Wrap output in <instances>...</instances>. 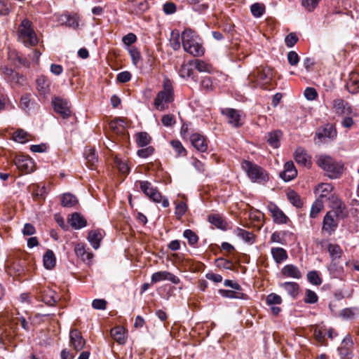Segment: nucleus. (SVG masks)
<instances>
[{
  "instance_id": "obj_1",
  "label": "nucleus",
  "mask_w": 359,
  "mask_h": 359,
  "mask_svg": "<svg viewBox=\"0 0 359 359\" xmlns=\"http://www.w3.org/2000/svg\"><path fill=\"white\" fill-rule=\"evenodd\" d=\"M182 44L185 52L194 57L202 56L205 49L201 39L196 32L191 29H185L181 35Z\"/></svg>"
},
{
  "instance_id": "obj_2",
  "label": "nucleus",
  "mask_w": 359,
  "mask_h": 359,
  "mask_svg": "<svg viewBox=\"0 0 359 359\" xmlns=\"http://www.w3.org/2000/svg\"><path fill=\"white\" fill-rule=\"evenodd\" d=\"M163 90L156 95L154 104L157 110L161 111L168 108V104L174 100V92L171 81L165 78L163 80Z\"/></svg>"
},
{
  "instance_id": "obj_3",
  "label": "nucleus",
  "mask_w": 359,
  "mask_h": 359,
  "mask_svg": "<svg viewBox=\"0 0 359 359\" xmlns=\"http://www.w3.org/2000/svg\"><path fill=\"white\" fill-rule=\"evenodd\" d=\"M18 40L25 46H34L38 43V38L32 27L31 21L24 19L18 28Z\"/></svg>"
},
{
  "instance_id": "obj_4",
  "label": "nucleus",
  "mask_w": 359,
  "mask_h": 359,
  "mask_svg": "<svg viewBox=\"0 0 359 359\" xmlns=\"http://www.w3.org/2000/svg\"><path fill=\"white\" fill-rule=\"evenodd\" d=\"M317 164L325 171L327 175L332 179L338 178L343 170V166L341 163L326 155L320 156L317 160Z\"/></svg>"
},
{
  "instance_id": "obj_5",
  "label": "nucleus",
  "mask_w": 359,
  "mask_h": 359,
  "mask_svg": "<svg viewBox=\"0 0 359 359\" xmlns=\"http://www.w3.org/2000/svg\"><path fill=\"white\" fill-rule=\"evenodd\" d=\"M241 167L253 182L264 183L269 180L266 171L252 162L244 160L241 163Z\"/></svg>"
},
{
  "instance_id": "obj_6",
  "label": "nucleus",
  "mask_w": 359,
  "mask_h": 359,
  "mask_svg": "<svg viewBox=\"0 0 359 359\" xmlns=\"http://www.w3.org/2000/svg\"><path fill=\"white\" fill-rule=\"evenodd\" d=\"M249 80L255 83L253 86H263L272 79V69L269 67H259L249 75Z\"/></svg>"
},
{
  "instance_id": "obj_7",
  "label": "nucleus",
  "mask_w": 359,
  "mask_h": 359,
  "mask_svg": "<svg viewBox=\"0 0 359 359\" xmlns=\"http://www.w3.org/2000/svg\"><path fill=\"white\" fill-rule=\"evenodd\" d=\"M140 187L142 192L148 196L151 200L156 203H160L162 201V205L167 208L169 205V201L167 198L162 200V196L158 189L154 187L148 181H142L140 182Z\"/></svg>"
},
{
  "instance_id": "obj_8",
  "label": "nucleus",
  "mask_w": 359,
  "mask_h": 359,
  "mask_svg": "<svg viewBox=\"0 0 359 359\" xmlns=\"http://www.w3.org/2000/svg\"><path fill=\"white\" fill-rule=\"evenodd\" d=\"M332 109L339 116H350L353 112L350 104L341 98H337L332 101Z\"/></svg>"
},
{
  "instance_id": "obj_9",
  "label": "nucleus",
  "mask_w": 359,
  "mask_h": 359,
  "mask_svg": "<svg viewBox=\"0 0 359 359\" xmlns=\"http://www.w3.org/2000/svg\"><path fill=\"white\" fill-rule=\"evenodd\" d=\"M54 110L62 116V118H67L71 116V110L69 102L59 97H55L53 101Z\"/></svg>"
},
{
  "instance_id": "obj_10",
  "label": "nucleus",
  "mask_w": 359,
  "mask_h": 359,
  "mask_svg": "<svg viewBox=\"0 0 359 359\" xmlns=\"http://www.w3.org/2000/svg\"><path fill=\"white\" fill-rule=\"evenodd\" d=\"M50 81L48 78L44 75L38 76L36 79V90L40 96L47 97L50 94Z\"/></svg>"
},
{
  "instance_id": "obj_11",
  "label": "nucleus",
  "mask_w": 359,
  "mask_h": 359,
  "mask_svg": "<svg viewBox=\"0 0 359 359\" xmlns=\"http://www.w3.org/2000/svg\"><path fill=\"white\" fill-rule=\"evenodd\" d=\"M336 136V129L330 124H327L324 127L319 128L316 133V137L318 139V143L324 142L327 138L333 139Z\"/></svg>"
},
{
  "instance_id": "obj_12",
  "label": "nucleus",
  "mask_w": 359,
  "mask_h": 359,
  "mask_svg": "<svg viewBox=\"0 0 359 359\" xmlns=\"http://www.w3.org/2000/svg\"><path fill=\"white\" fill-rule=\"evenodd\" d=\"M70 346L76 351L83 349L86 344V340L83 338L80 331L76 329L72 330L69 333Z\"/></svg>"
},
{
  "instance_id": "obj_13",
  "label": "nucleus",
  "mask_w": 359,
  "mask_h": 359,
  "mask_svg": "<svg viewBox=\"0 0 359 359\" xmlns=\"http://www.w3.org/2000/svg\"><path fill=\"white\" fill-rule=\"evenodd\" d=\"M267 209L271 213L273 220L276 224H286L288 220V217L285 213L273 203H270Z\"/></svg>"
},
{
  "instance_id": "obj_14",
  "label": "nucleus",
  "mask_w": 359,
  "mask_h": 359,
  "mask_svg": "<svg viewBox=\"0 0 359 359\" xmlns=\"http://www.w3.org/2000/svg\"><path fill=\"white\" fill-rule=\"evenodd\" d=\"M170 280L174 284H178L180 282V278L168 271H158L152 274L151 281L152 284L161 280Z\"/></svg>"
},
{
  "instance_id": "obj_15",
  "label": "nucleus",
  "mask_w": 359,
  "mask_h": 359,
  "mask_svg": "<svg viewBox=\"0 0 359 359\" xmlns=\"http://www.w3.org/2000/svg\"><path fill=\"white\" fill-rule=\"evenodd\" d=\"M334 217L336 216L332 212H328L323 218L322 230L330 235L335 231L338 225Z\"/></svg>"
},
{
  "instance_id": "obj_16",
  "label": "nucleus",
  "mask_w": 359,
  "mask_h": 359,
  "mask_svg": "<svg viewBox=\"0 0 359 359\" xmlns=\"http://www.w3.org/2000/svg\"><path fill=\"white\" fill-rule=\"evenodd\" d=\"M41 301L48 306H53L59 299L56 292L48 287H43L40 291Z\"/></svg>"
},
{
  "instance_id": "obj_17",
  "label": "nucleus",
  "mask_w": 359,
  "mask_h": 359,
  "mask_svg": "<svg viewBox=\"0 0 359 359\" xmlns=\"http://www.w3.org/2000/svg\"><path fill=\"white\" fill-rule=\"evenodd\" d=\"M327 250L332 259V263L329 266V270L333 272L336 268V263L334 262L341 257L343 251L339 245L333 243L328 245Z\"/></svg>"
},
{
  "instance_id": "obj_18",
  "label": "nucleus",
  "mask_w": 359,
  "mask_h": 359,
  "mask_svg": "<svg viewBox=\"0 0 359 359\" xmlns=\"http://www.w3.org/2000/svg\"><path fill=\"white\" fill-rule=\"evenodd\" d=\"M15 164L22 172L29 173L33 171V161L27 156H17L15 159Z\"/></svg>"
},
{
  "instance_id": "obj_19",
  "label": "nucleus",
  "mask_w": 359,
  "mask_h": 359,
  "mask_svg": "<svg viewBox=\"0 0 359 359\" xmlns=\"http://www.w3.org/2000/svg\"><path fill=\"white\" fill-rule=\"evenodd\" d=\"M297 175V170L292 161H287L284 165L283 172L280 173V177L285 181L289 182L294 179Z\"/></svg>"
},
{
  "instance_id": "obj_20",
  "label": "nucleus",
  "mask_w": 359,
  "mask_h": 359,
  "mask_svg": "<svg viewBox=\"0 0 359 359\" xmlns=\"http://www.w3.org/2000/svg\"><path fill=\"white\" fill-rule=\"evenodd\" d=\"M190 141L191 144L201 152H205L208 149L205 137L199 133L192 134L190 137Z\"/></svg>"
},
{
  "instance_id": "obj_21",
  "label": "nucleus",
  "mask_w": 359,
  "mask_h": 359,
  "mask_svg": "<svg viewBox=\"0 0 359 359\" xmlns=\"http://www.w3.org/2000/svg\"><path fill=\"white\" fill-rule=\"evenodd\" d=\"M332 213L337 217L344 218L347 216L348 211L345 204L338 198H333L332 201Z\"/></svg>"
},
{
  "instance_id": "obj_22",
  "label": "nucleus",
  "mask_w": 359,
  "mask_h": 359,
  "mask_svg": "<svg viewBox=\"0 0 359 359\" xmlns=\"http://www.w3.org/2000/svg\"><path fill=\"white\" fill-rule=\"evenodd\" d=\"M126 330L122 326H116L111 330L110 335L119 344L126 342Z\"/></svg>"
},
{
  "instance_id": "obj_23",
  "label": "nucleus",
  "mask_w": 359,
  "mask_h": 359,
  "mask_svg": "<svg viewBox=\"0 0 359 359\" xmlns=\"http://www.w3.org/2000/svg\"><path fill=\"white\" fill-rule=\"evenodd\" d=\"M222 114L225 115L229 124L234 127L241 125V116L238 111L233 109H225L222 110Z\"/></svg>"
},
{
  "instance_id": "obj_24",
  "label": "nucleus",
  "mask_w": 359,
  "mask_h": 359,
  "mask_svg": "<svg viewBox=\"0 0 359 359\" xmlns=\"http://www.w3.org/2000/svg\"><path fill=\"white\" fill-rule=\"evenodd\" d=\"M74 252L78 257L83 262L91 261L93 255L89 250L86 249V245L83 243H77L74 247Z\"/></svg>"
},
{
  "instance_id": "obj_25",
  "label": "nucleus",
  "mask_w": 359,
  "mask_h": 359,
  "mask_svg": "<svg viewBox=\"0 0 359 359\" xmlns=\"http://www.w3.org/2000/svg\"><path fill=\"white\" fill-rule=\"evenodd\" d=\"M294 159L298 164L305 167H309L311 164V157L302 148L297 149L294 153Z\"/></svg>"
},
{
  "instance_id": "obj_26",
  "label": "nucleus",
  "mask_w": 359,
  "mask_h": 359,
  "mask_svg": "<svg viewBox=\"0 0 359 359\" xmlns=\"http://www.w3.org/2000/svg\"><path fill=\"white\" fill-rule=\"evenodd\" d=\"M281 273L286 278L299 279L302 278V273L297 266L293 264H287L281 269Z\"/></svg>"
},
{
  "instance_id": "obj_27",
  "label": "nucleus",
  "mask_w": 359,
  "mask_h": 359,
  "mask_svg": "<svg viewBox=\"0 0 359 359\" xmlns=\"http://www.w3.org/2000/svg\"><path fill=\"white\" fill-rule=\"evenodd\" d=\"M347 90L352 94L359 93V74L352 72L346 84Z\"/></svg>"
},
{
  "instance_id": "obj_28",
  "label": "nucleus",
  "mask_w": 359,
  "mask_h": 359,
  "mask_svg": "<svg viewBox=\"0 0 359 359\" xmlns=\"http://www.w3.org/2000/svg\"><path fill=\"white\" fill-rule=\"evenodd\" d=\"M68 221L70 225L75 229L83 228L87 224L85 218L78 212L73 213Z\"/></svg>"
},
{
  "instance_id": "obj_29",
  "label": "nucleus",
  "mask_w": 359,
  "mask_h": 359,
  "mask_svg": "<svg viewBox=\"0 0 359 359\" xmlns=\"http://www.w3.org/2000/svg\"><path fill=\"white\" fill-rule=\"evenodd\" d=\"M271 253L274 261L277 264L282 263L287 259V251L283 248H272Z\"/></svg>"
},
{
  "instance_id": "obj_30",
  "label": "nucleus",
  "mask_w": 359,
  "mask_h": 359,
  "mask_svg": "<svg viewBox=\"0 0 359 359\" xmlns=\"http://www.w3.org/2000/svg\"><path fill=\"white\" fill-rule=\"evenodd\" d=\"M102 238V234L99 230H93L88 233V240L92 247L95 250L99 248Z\"/></svg>"
},
{
  "instance_id": "obj_31",
  "label": "nucleus",
  "mask_w": 359,
  "mask_h": 359,
  "mask_svg": "<svg viewBox=\"0 0 359 359\" xmlns=\"http://www.w3.org/2000/svg\"><path fill=\"white\" fill-rule=\"evenodd\" d=\"M55 257L51 250H48L43 255V266L47 269H53L55 265Z\"/></svg>"
},
{
  "instance_id": "obj_32",
  "label": "nucleus",
  "mask_w": 359,
  "mask_h": 359,
  "mask_svg": "<svg viewBox=\"0 0 359 359\" xmlns=\"http://www.w3.org/2000/svg\"><path fill=\"white\" fill-rule=\"evenodd\" d=\"M289 295L295 297L299 293V285L294 282H285L280 285Z\"/></svg>"
},
{
  "instance_id": "obj_33",
  "label": "nucleus",
  "mask_w": 359,
  "mask_h": 359,
  "mask_svg": "<svg viewBox=\"0 0 359 359\" xmlns=\"http://www.w3.org/2000/svg\"><path fill=\"white\" fill-rule=\"evenodd\" d=\"M332 189L333 187L332 184L328 183H322L317 187L316 191L319 194L318 198L322 199L323 198L327 197Z\"/></svg>"
},
{
  "instance_id": "obj_34",
  "label": "nucleus",
  "mask_w": 359,
  "mask_h": 359,
  "mask_svg": "<svg viewBox=\"0 0 359 359\" xmlns=\"http://www.w3.org/2000/svg\"><path fill=\"white\" fill-rule=\"evenodd\" d=\"M287 200L296 208H300L303 205V202L297 193L294 190H290L287 193Z\"/></svg>"
},
{
  "instance_id": "obj_35",
  "label": "nucleus",
  "mask_w": 359,
  "mask_h": 359,
  "mask_svg": "<svg viewBox=\"0 0 359 359\" xmlns=\"http://www.w3.org/2000/svg\"><path fill=\"white\" fill-rule=\"evenodd\" d=\"M60 20L67 26L76 29L79 26V18L76 15H62Z\"/></svg>"
},
{
  "instance_id": "obj_36",
  "label": "nucleus",
  "mask_w": 359,
  "mask_h": 359,
  "mask_svg": "<svg viewBox=\"0 0 359 359\" xmlns=\"http://www.w3.org/2000/svg\"><path fill=\"white\" fill-rule=\"evenodd\" d=\"M85 154L88 166L90 169H94V166L97 162V157L95 155V149L93 148H87L85 151Z\"/></svg>"
},
{
  "instance_id": "obj_37",
  "label": "nucleus",
  "mask_w": 359,
  "mask_h": 359,
  "mask_svg": "<svg viewBox=\"0 0 359 359\" xmlns=\"http://www.w3.org/2000/svg\"><path fill=\"white\" fill-rule=\"evenodd\" d=\"M78 203L76 198L71 194H65L61 198V204L64 207L72 208Z\"/></svg>"
},
{
  "instance_id": "obj_38",
  "label": "nucleus",
  "mask_w": 359,
  "mask_h": 359,
  "mask_svg": "<svg viewBox=\"0 0 359 359\" xmlns=\"http://www.w3.org/2000/svg\"><path fill=\"white\" fill-rule=\"evenodd\" d=\"M210 223L215 226L217 228L224 230L226 229V222L219 215H211L208 217Z\"/></svg>"
},
{
  "instance_id": "obj_39",
  "label": "nucleus",
  "mask_w": 359,
  "mask_h": 359,
  "mask_svg": "<svg viewBox=\"0 0 359 359\" xmlns=\"http://www.w3.org/2000/svg\"><path fill=\"white\" fill-rule=\"evenodd\" d=\"M236 233L239 238L247 243H253L255 241V236L252 232L238 228L236 230Z\"/></svg>"
},
{
  "instance_id": "obj_40",
  "label": "nucleus",
  "mask_w": 359,
  "mask_h": 359,
  "mask_svg": "<svg viewBox=\"0 0 359 359\" xmlns=\"http://www.w3.org/2000/svg\"><path fill=\"white\" fill-rule=\"evenodd\" d=\"M30 135L24 130L18 129L13 134L14 141L19 143H25L29 140Z\"/></svg>"
},
{
  "instance_id": "obj_41",
  "label": "nucleus",
  "mask_w": 359,
  "mask_h": 359,
  "mask_svg": "<svg viewBox=\"0 0 359 359\" xmlns=\"http://www.w3.org/2000/svg\"><path fill=\"white\" fill-rule=\"evenodd\" d=\"M323 208L324 205L323 200L320 198L316 199L311 206L310 217L312 218L316 217L320 211L323 209Z\"/></svg>"
},
{
  "instance_id": "obj_42",
  "label": "nucleus",
  "mask_w": 359,
  "mask_h": 359,
  "mask_svg": "<svg viewBox=\"0 0 359 359\" xmlns=\"http://www.w3.org/2000/svg\"><path fill=\"white\" fill-rule=\"evenodd\" d=\"M115 166L118 168L120 172L123 175H128L130 171V168L126 160L121 159L118 157L114 158Z\"/></svg>"
},
{
  "instance_id": "obj_43",
  "label": "nucleus",
  "mask_w": 359,
  "mask_h": 359,
  "mask_svg": "<svg viewBox=\"0 0 359 359\" xmlns=\"http://www.w3.org/2000/svg\"><path fill=\"white\" fill-rule=\"evenodd\" d=\"M151 142V137L145 132H141L136 135V142L139 147H144Z\"/></svg>"
},
{
  "instance_id": "obj_44",
  "label": "nucleus",
  "mask_w": 359,
  "mask_h": 359,
  "mask_svg": "<svg viewBox=\"0 0 359 359\" xmlns=\"http://www.w3.org/2000/svg\"><path fill=\"white\" fill-rule=\"evenodd\" d=\"M282 133L280 131H274L269 133L268 135V142L273 148L279 147V139Z\"/></svg>"
},
{
  "instance_id": "obj_45",
  "label": "nucleus",
  "mask_w": 359,
  "mask_h": 359,
  "mask_svg": "<svg viewBox=\"0 0 359 359\" xmlns=\"http://www.w3.org/2000/svg\"><path fill=\"white\" fill-rule=\"evenodd\" d=\"M194 66L200 72H210L212 69L210 64L200 60H194Z\"/></svg>"
},
{
  "instance_id": "obj_46",
  "label": "nucleus",
  "mask_w": 359,
  "mask_h": 359,
  "mask_svg": "<svg viewBox=\"0 0 359 359\" xmlns=\"http://www.w3.org/2000/svg\"><path fill=\"white\" fill-rule=\"evenodd\" d=\"M29 189L34 198H43L46 194V189L43 185L40 187L39 185L33 184Z\"/></svg>"
},
{
  "instance_id": "obj_47",
  "label": "nucleus",
  "mask_w": 359,
  "mask_h": 359,
  "mask_svg": "<svg viewBox=\"0 0 359 359\" xmlns=\"http://www.w3.org/2000/svg\"><path fill=\"white\" fill-rule=\"evenodd\" d=\"M170 44L173 50H177L180 48L181 43L178 32L172 31L170 39Z\"/></svg>"
},
{
  "instance_id": "obj_48",
  "label": "nucleus",
  "mask_w": 359,
  "mask_h": 359,
  "mask_svg": "<svg viewBox=\"0 0 359 359\" xmlns=\"http://www.w3.org/2000/svg\"><path fill=\"white\" fill-rule=\"evenodd\" d=\"M250 11L254 17L259 18L264 14L265 11V7L262 4L255 3L251 6Z\"/></svg>"
},
{
  "instance_id": "obj_49",
  "label": "nucleus",
  "mask_w": 359,
  "mask_h": 359,
  "mask_svg": "<svg viewBox=\"0 0 359 359\" xmlns=\"http://www.w3.org/2000/svg\"><path fill=\"white\" fill-rule=\"evenodd\" d=\"M219 293L223 297L226 298L230 299H239L241 298L243 295L241 292L229 290H219Z\"/></svg>"
},
{
  "instance_id": "obj_50",
  "label": "nucleus",
  "mask_w": 359,
  "mask_h": 359,
  "mask_svg": "<svg viewBox=\"0 0 359 359\" xmlns=\"http://www.w3.org/2000/svg\"><path fill=\"white\" fill-rule=\"evenodd\" d=\"M128 51L131 57L133 64L137 65L141 58L140 51L135 46L128 48Z\"/></svg>"
},
{
  "instance_id": "obj_51",
  "label": "nucleus",
  "mask_w": 359,
  "mask_h": 359,
  "mask_svg": "<svg viewBox=\"0 0 359 359\" xmlns=\"http://www.w3.org/2000/svg\"><path fill=\"white\" fill-rule=\"evenodd\" d=\"M266 302L269 306L279 305L282 303V298L277 294L271 293L266 297Z\"/></svg>"
},
{
  "instance_id": "obj_52",
  "label": "nucleus",
  "mask_w": 359,
  "mask_h": 359,
  "mask_svg": "<svg viewBox=\"0 0 359 359\" xmlns=\"http://www.w3.org/2000/svg\"><path fill=\"white\" fill-rule=\"evenodd\" d=\"M171 146L175 149L178 156H185L187 151L179 140H172L170 142Z\"/></svg>"
},
{
  "instance_id": "obj_53",
  "label": "nucleus",
  "mask_w": 359,
  "mask_h": 359,
  "mask_svg": "<svg viewBox=\"0 0 359 359\" xmlns=\"http://www.w3.org/2000/svg\"><path fill=\"white\" fill-rule=\"evenodd\" d=\"M307 278L311 283L315 285H320L322 283V280L317 271H312L308 273Z\"/></svg>"
},
{
  "instance_id": "obj_54",
  "label": "nucleus",
  "mask_w": 359,
  "mask_h": 359,
  "mask_svg": "<svg viewBox=\"0 0 359 359\" xmlns=\"http://www.w3.org/2000/svg\"><path fill=\"white\" fill-rule=\"evenodd\" d=\"M183 235L186 238H187L188 242L190 245H194L198 241L197 235L191 229L185 230L184 231Z\"/></svg>"
},
{
  "instance_id": "obj_55",
  "label": "nucleus",
  "mask_w": 359,
  "mask_h": 359,
  "mask_svg": "<svg viewBox=\"0 0 359 359\" xmlns=\"http://www.w3.org/2000/svg\"><path fill=\"white\" fill-rule=\"evenodd\" d=\"M187 205L185 203L181 201L178 203L175 207V215L177 219H180L186 212Z\"/></svg>"
},
{
  "instance_id": "obj_56",
  "label": "nucleus",
  "mask_w": 359,
  "mask_h": 359,
  "mask_svg": "<svg viewBox=\"0 0 359 359\" xmlns=\"http://www.w3.org/2000/svg\"><path fill=\"white\" fill-rule=\"evenodd\" d=\"M137 41V36L133 33H128L122 38V41L126 46L132 47L131 45L135 43Z\"/></svg>"
},
{
  "instance_id": "obj_57",
  "label": "nucleus",
  "mask_w": 359,
  "mask_h": 359,
  "mask_svg": "<svg viewBox=\"0 0 359 359\" xmlns=\"http://www.w3.org/2000/svg\"><path fill=\"white\" fill-rule=\"evenodd\" d=\"M288 63L291 66H297L299 62V57L298 54L293 50L290 51L287 55Z\"/></svg>"
},
{
  "instance_id": "obj_58",
  "label": "nucleus",
  "mask_w": 359,
  "mask_h": 359,
  "mask_svg": "<svg viewBox=\"0 0 359 359\" xmlns=\"http://www.w3.org/2000/svg\"><path fill=\"white\" fill-rule=\"evenodd\" d=\"M318 296L316 293L311 290H307L306 292V296L304 302L307 304H314L318 301Z\"/></svg>"
},
{
  "instance_id": "obj_59",
  "label": "nucleus",
  "mask_w": 359,
  "mask_h": 359,
  "mask_svg": "<svg viewBox=\"0 0 359 359\" xmlns=\"http://www.w3.org/2000/svg\"><path fill=\"white\" fill-rule=\"evenodd\" d=\"M304 95L308 100H314L318 97V93L314 88L308 87L304 90Z\"/></svg>"
},
{
  "instance_id": "obj_60",
  "label": "nucleus",
  "mask_w": 359,
  "mask_h": 359,
  "mask_svg": "<svg viewBox=\"0 0 359 359\" xmlns=\"http://www.w3.org/2000/svg\"><path fill=\"white\" fill-rule=\"evenodd\" d=\"M320 0H302V5L308 11H312L318 4Z\"/></svg>"
},
{
  "instance_id": "obj_61",
  "label": "nucleus",
  "mask_w": 359,
  "mask_h": 359,
  "mask_svg": "<svg viewBox=\"0 0 359 359\" xmlns=\"http://www.w3.org/2000/svg\"><path fill=\"white\" fill-rule=\"evenodd\" d=\"M154 151V149L153 147H147L145 148H142L141 149H139L137 152V154L138 156L141 158H147L153 154Z\"/></svg>"
},
{
  "instance_id": "obj_62",
  "label": "nucleus",
  "mask_w": 359,
  "mask_h": 359,
  "mask_svg": "<svg viewBox=\"0 0 359 359\" xmlns=\"http://www.w3.org/2000/svg\"><path fill=\"white\" fill-rule=\"evenodd\" d=\"M298 41V37L294 33H290L285 39V43L289 48L293 47Z\"/></svg>"
},
{
  "instance_id": "obj_63",
  "label": "nucleus",
  "mask_w": 359,
  "mask_h": 359,
  "mask_svg": "<svg viewBox=\"0 0 359 359\" xmlns=\"http://www.w3.org/2000/svg\"><path fill=\"white\" fill-rule=\"evenodd\" d=\"M313 335L315 339L319 342L321 345L324 344L325 334L321 328L316 327L313 330Z\"/></svg>"
},
{
  "instance_id": "obj_64",
  "label": "nucleus",
  "mask_w": 359,
  "mask_h": 359,
  "mask_svg": "<svg viewBox=\"0 0 359 359\" xmlns=\"http://www.w3.org/2000/svg\"><path fill=\"white\" fill-rule=\"evenodd\" d=\"M107 302L102 299H97L93 301L92 306L95 309L104 310L106 309Z\"/></svg>"
}]
</instances>
